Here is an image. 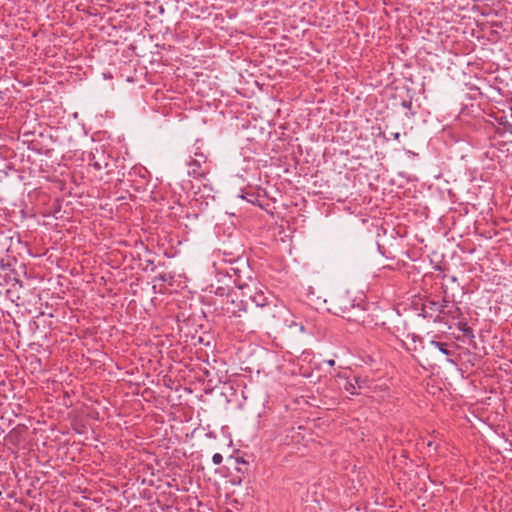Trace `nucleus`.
Instances as JSON below:
<instances>
[{
  "label": "nucleus",
  "mask_w": 512,
  "mask_h": 512,
  "mask_svg": "<svg viewBox=\"0 0 512 512\" xmlns=\"http://www.w3.org/2000/svg\"><path fill=\"white\" fill-rule=\"evenodd\" d=\"M326 362H327V364L329 366H334L335 365V361L333 359L327 360Z\"/></svg>",
  "instance_id": "dca6fc26"
},
{
  "label": "nucleus",
  "mask_w": 512,
  "mask_h": 512,
  "mask_svg": "<svg viewBox=\"0 0 512 512\" xmlns=\"http://www.w3.org/2000/svg\"><path fill=\"white\" fill-rule=\"evenodd\" d=\"M431 345L435 346L436 348L439 349V351L445 355H450L451 352L447 349V344L446 343H443V342H438V341H434L432 340L430 342Z\"/></svg>",
  "instance_id": "9d476101"
},
{
  "label": "nucleus",
  "mask_w": 512,
  "mask_h": 512,
  "mask_svg": "<svg viewBox=\"0 0 512 512\" xmlns=\"http://www.w3.org/2000/svg\"><path fill=\"white\" fill-rule=\"evenodd\" d=\"M239 289H245L244 294H246V297L255 304L254 308L263 307L268 304L270 299L273 297L272 295L267 296L263 290L257 289L255 285L247 283H239Z\"/></svg>",
  "instance_id": "20e7f679"
},
{
  "label": "nucleus",
  "mask_w": 512,
  "mask_h": 512,
  "mask_svg": "<svg viewBox=\"0 0 512 512\" xmlns=\"http://www.w3.org/2000/svg\"><path fill=\"white\" fill-rule=\"evenodd\" d=\"M450 300L446 299L445 297L442 299V301L440 302V307H439V314L440 315H443L442 314V310L446 309V307H444V305H446L447 303H449Z\"/></svg>",
  "instance_id": "4468645a"
},
{
  "label": "nucleus",
  "mask_w": 512,
  "mask_h": 512,
  "mask_svg": "<svg viewBox=\"0 0 512 512\" xmlns=\"http://www.w3.org/2000/svg\"><path fill=\"white\" fill-rule=\"evenodd\" d=\"M444 307H446V309L442 310L444 316L442 323H448L450 320H456L462 317L463 313L455 302L449 301Z\"/></svg>",
  "instance_id": "0eeeda50"
},
{
  "label": "nucleus",
  "mask_w": 512,
  "mask_h": 512,
  "mask_svg": "<svg viewBox=\"0 0 512 512\" xmlns=\"http://www.w3.org/2000/svg\"><path fill=\"white\" fill-rule=\"evenodd\" d=\"M188 174L195 179H203L209 173V167L204 166L201 163L191 160L189 163Z\"/></svg>",
  "instance_id": "6e6552de"
},
{
  "label": "nucleus",
  "mask_w": 512,
  "mask_h": 512,
  "mask_svg": "<svg viewBox=\"0 0 512 512\" xmlns=\"http://www.w3.org/2000/svg\"><path fill=\"white\" fill-rule=\"evenodd\" d=\"M288 309L285 304L275 297H272L268 304L261 308H251L248 315L245 316V322L240 321L243 329L245 325L249 328H257L262 325H272L282 320H286Z\"/></svg>",
  "instance_id": "f257e3e1"
},
{
  "label": "nucleus",
  "mask_w": 512,
  "mask_h": 512,
  "mask_svg": "<svg viewBox=\"0 0 512 512\" xmlns=\"http://www.w3.org/2000/svg\"><path fill=\"white\" fill-rule=\"evenodd\" d=\"M195 156H196V158H194L193 160L201 163L204 166H208L207 165V157L203 153H195Z\"/></svg>",
  "instance_id": "f8f14e48"
},
{
  "label": "nucleus",
  "mask_w": 512,
  "mask_h": 512,
  "mask_svg": "<svg viewBox=\"0 0 512 512\" xmlns=\"http://www.w3.org/2000/svg\"><path fill=\"white\" fill-rule=\"evenodd\" d=\"M231 290L226 288V287H223V286H217L214 293L217 295V296H225L227 298V293L230 292Z\"/></svg>",
  "instance_id": "9b49d317"
},
{
  "label": "nucleus",
  "mask_w": 512,
  "mask_h": 512,
  "mask_svg": "<svg viewBox=\"0 0 512 512\" xmlns=\"http://www.w3.org/2000/svg\"><path fill=\"white\" fill-rule=\"evenodd\" d=\"M336 381L339 386H341V382H343V388L351 395H359L361 390L367 386L365 379L359 376H353V378L350 379L344 373H338L336 375Z\"/></svg>",
  "instance_id": "39448f33"
},
{
  "label": "nucleus",
  "mask_w": 512,
  "mask_h": 512,
  "mask_svg": "<svg viewBox=\"0 0 512 512\" xmlns=\"http://www.w3.org/2000/svg\"><path fill=\"white\" fill-rule=\"evenodd\" d=\"M440 301L427 297L422 303L421 315L423 318H431L435 323L443 322V315L439 314Z\"/></svg>",
  "instance_id": "423d86ee"
},
{
  "label": "nucleus",
  "mask_w": 512,
  "mask_h": 512,
  "mask_svg": "<svg viewBox=\"0 0 512 512\" xmlns=\"http://www.w3.org/2000/svg\"><path fill=\"white\" fill-rule=\"evenodd\" d=\"M245 293V289H239V284L236 289H231L230 292L227 293V299H225L222 303V311L224 314L228 315V317L232 318H240L242 317V313L248 315L250 309H248L247 297Z\"/></svg>",
  "instance_id": "f03ea898"
},
{
  "label": "nucleus",
  "mask_w": 512,
  "mask_h": 512,
  "mask_svg": "<svg viewBox=\"0 0 512 512\" xmlns=\"http://www.w3.org/2000/svg\"><path fill=\"white\" fill-rule=\"evenodd\" d=\"M457 328H458V330L463 332V334L465 336L473 337V329L468 325V323L466 321L458 322Z\"/></svg>",
  "instance_id": "1a4fd4ad"
},
{
  "label": "nucleus",
  "mask_w": 512,
  "mask_h": 512,
  "mask_svg": "<svg viewBox=\"0 0 512 512\" xmlns=\"http://www.w3.org/2000/svg\"><path fill=\"white\" fill-rule=\"evenodd\" d=\"M89 165L96 171H104L105 174L112 172L113 158L108 154L103 146L96 147L89 154Z\"/></svg>",
  "instance_id": "7ed1b4c3"
},
{
  "label": "nucleus",
  "mask_w": 512,
  "mask_h": 512,
  "mask_svg": "<svg viewBox=\"0 0 512 512\" xmlns=\"http://www.w3.org/2000/svg\"><path fill=\"white\" fill-rule=\"evenodd\" d=\"M392 136H393V138H394L395 140H399V138H400V133H399V132L393 133V134H392Z\"/></svg>",
  "instance_id": "2eb2a0df"
},
{
  "label": "nucleus",
  "mask_w": 512,
  "mask_h": 512,
  "mask_svg": "<svg viewBox=\"0 0 512 512\" xmlns=\"http://www.w3.org/2000/svg\"><path fill=\"white\" fill-rule=\"evenodd\" d=\"M223 461V457L220 453H215L212 457V462L215 464V465H220Z\"/></svg>",
  "instance_id": "ddd939ff"
}]
</instances>
